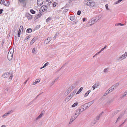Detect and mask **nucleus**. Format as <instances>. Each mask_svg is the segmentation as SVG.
<instances>
[{"instance_id": "nucleus-1", "label": "nucleus", "mask_w": 127, "mask_h": 127, "mask_svg": "<svg viewBox=\"0 0 127 127\" xmlns=\"http://www.w3.org/2000/svg\"><path fill=\"white\" fill-rule=\"evenodd\" d=\"M84 3L86 5L89 6L93 7L95 5L94 2L90 0H85Z\"/></svg>"}, {"instance_id": "nucleus-2", "label": "nucleus", "mask_w": 127, "mask_h": 127, "mask_svg": "<svg viewBox=\"0 0 127 127\" xmlns=\"http://www.w3.org/2000/svg\"><path fill=\"white\" fill-rule=\"evenodd\" d=\"M13 51L12 53L11 50H9L7 55V58L10 61L12 59L13 57Z\"/></svg>"}, {"instance_id": "nucleus-3", "label": "nucleus", "mask_w": 127, "mask_h": 127, "mask_svg": "<svg viewBox=\"0 0 127 127\" xmlns=\"http://www.w3.org/2000/svg\"><path fill=\"white\" fill-rule=\"evenodd\" d=\"M127 56V52H126L125 54L122 56L119 57L118 59V60L121 61L126 58Z\"/></svg>"}, {"instance_id": "nucleus-4", "label": "nucleus", "mask_w": 127, "mask_h": 127, "mask_svg": "<svg viewBox=\"0 0 127 127\" xmlns=\"http://www.w3.org/2000/svg\"><path fill=\"white\" fill-rule=\"evenodd\" d=\"M77 116H72L71 117L70 119V121L69 122V124H70L74 120L77 118Z\"/></svg>"}, {"instance_id": "nucleus-5", "label": "nucleus", "mask_w": 127, "mask_h": 127, "mask_svg": "<svg viewBox=\"0 0 127 127\" xmlns=\"http://www.w3.org/2000/svg\"><path fill=\"white\" fill-rule=\"evenodd\" d=\"M43 2V0H37V4L38 6H40L42 5Z\"/></svg>"}, {"instance_id": "nucleus-6", "label": "nucleus", "mask_w": 127, "mask_h": 127, "mask_svg": "<svg viewBox=\"0 0 127 127\" xmlns=\"http://www.w3.org/2000/svg\"><path fill=\"white\" fill-rule=\"evenodd\" d=\"M47 8V7L46 5H43L41 7L42 10L43 12H44L46 10Z\"/></svg>"}, {"instance_id": "nucleus-7", "label": "nucleus", "mask_w": 127, "mask_h": 127, "mask_svg": "<svg viewBox=\"0 0 127 127\" xmlns=\"http://www.w3.org/2000/svg\"><path fill=\"white\" fill-rule=\"evenodd\" d=\"M51 39L52 38L51 37H48L45 40L44 43L46 44H48Z\"/></svg>"}, {"instance_id": "nucleus-8", "label": "nucleus", "mask_w": 127, "mask_h": 127, "mask_svg": "<svg viewBox=\"0 0 127 127\" xmlns=\"http://www.w3.org/2000/svg\"><path fill=\"white\" fill-rule=\"evenodd\" d=\"M44 112H45L43 110V111H42L41 112L40 114L39 115V116H38L36 118V120H37L38 119H39L40 118H41V117H42V115H43V114H44Z\"/></svg>"}, {"instance_id": "nucleus-9", "label": "nucleus", "mask_w": 127, "mask_h": 127, "mask_svg": "<svg viewBox=\"0 0 127 127\" xmlns=\"http://www.w3.org/2000/svg\"><path fill=\"white\" fill-rule=\"evenodd\" d=\"M20 3H22L23 4V6L25 7L26 5V3L25 2L26 0H19Z\"/></svg>"}, {"instance_id": "nucleus-10", "label": "nucleus", "mask_w": 127, "mask_h": 127, "mask_svg": "<svg viewBox=\"0 0 127 127\" xmlns=\"http://www.w3.org/2000/svg\"><path fill=\"white\" fill-rule=\"evenodd\" d=\"M99 83H97L95 84L93 86V90H94L96 88H97L99 86Z\"/></svg>"}, {"instance_id": "nucleus-11", "label": "nucleus", "mask_w": 127, "mask_h": 127, "mask_svg": "<svg viewBox=\"0 0 127 127\" xmlns=\"http://www.w3.org/2000/svg\"><path fill=\"white\" fill-rule=\"evenodd\" d=\"M77 85L76 83H74L69 88L71 90H72L73 89L75 88Z\"/></svg>"}, {"instance_id": "nucleus-12", "label": "nucleus", "mask_w": 127, "mask_h": 127, "mask_svg": "<svg viewBox=\"0 0 127 127\" xmlns=\"http://www.w3.org/2000/svg\"><path fill=\"white\" fill-rule=\"evenodd\" d=\"M9 74V73H5L2 75V77L4 78H6L8 77Z\"/></svg>"}, {"instance_id": "nucleus-13", "label": "nucleus", "mask_w": 127, "mask_h": 127, "mask_svg": "<svg viewBox=\"0 0 127 127\" xmlns=\"http://www.w3.org/2000/svg\"><path fill=\"white\" fill-rule=\"evenodd\" d=\"M3 4L5 6H8L10 4V3L9 1H4L3 3Z\"/></svg>"}, {"instance_id": "nucleus-14", "label": "nucleus", "mask_w": 127, "mask_h": 127, "mask_svg": "<svg viewBox=\"0 0 127 127\" xmlns=\"http://www.w3.org/2000/svg\"><path fill=\"white\" fill-rule=\"evenodd\" d=\"M97 21V20H96L95 19H94L93 20L91 19V24L90 25V26L92 25L93 24H94Z\"/></svg>"}, {"instance_id": "nucleus-15", "label": "nucleus", "mask_w": 127, "mask_h": 127, "mask_svg": "<svg viewBox=\"0 0 127 127\" xmlns=\"http://www.w3.org/2000/svg\"><path fill=\"white\" fill-rule=\"evenodd\" d=\"M100 118V117H99L98 116L96 117V118L95 119V122L94 123V124H95L96 123L98 120Z\"/></svg>"}, {"instance_id": "nucleus-16", "label": "nucleus", "mask_w": 127, "mask_h": 127, "mask_svg": "<svg viewBox=\"0 0 127 127\" xmlns=\"http://www.w3.org/2000/svg\"><path fill=\"white\" fill-rule=\"evenodd\" d=\"M27 17L28 19H32V16L30 14H28L27 15Z\"/></svg>"}, {"instance_id": "nucleus-17", "label": "nucleus", "mask_w": 127, "mask_h": 127, "mask_svg": "<svg viewBox=\"0 0 127 127\" xmlns=\"http://www.w3.org/2000/svg\"><path fill=\"white\" fill-rule=\"evenodd\" d=\"M35 37H34L32 40L30 42V44L31 45L33 44V43L35 42Z\"/></svg>"}, {"instance_id": "nucleus-18", "label": "nucleus", "mask_w": 127, "mask_h": 127, "mask_svg": "<svg viewBox=\"0 0 127 127\" xmlns=\"http://www.w3.org/2000/svg\"><path fill=\"white\" fill-rule=\"evenodd\" d=\"M76 91V90H74L73 92H72L70 95H71V96L72 97L74 95Z\"/></svg>"}, {"instance_id": "nucleus-19", "label": "nucleus", "mask_w": 127, "mask_h": 127, "mask_svg": "<svg viewBox=\"0 0 127 127\" xmlns=\"http://www.w3.org/2000/svg\"><path fill=\"white\" fill-rule=\"evenodd\" d=\"M95 100H94L91 101L87 103V104H89V105H90V106L92 105L94 102L95 101Z\"/></svg>"}, {"instance_id": "nucleus-20", "label": "nucleus", "mask_w": 127, "mask_h": 127, "mask_svg": "<svg viewBox=\"0 0 127 127\" xmlns=\"http://www.w3.org/2000/svg\"><path fill=\"white\" fill-rule=\"evenodd\" d=\"M32 30L31 28L28 29L26 31V32L29 33H30L32 32Z\"/></svg>"}, {"instance_id": "nucleus-21", "label": "nucleus", "mask_w": 127, "mask_h": 127, "mask_svg": "<svg viewBox=\"0 0 127 127\" xmlns=\"http://www.w3.org/2000/svg\"><path fill=\"white\" fill-rule=\"evenodd\" d=\"M72 97L71 96V95H69L65 99H66L68 101Z\"/></svg>"}, {"instance_id": "nucleus-22", "label": "nucleus", "mask_w": 127, "mask_h": 127, "mask_svg": "<svg viewBox=\"0 0 127 127\" xmlns=\"http://www.w3.org/2000/svg\"><path fill=\"white\" fill-rule=\"evenodd\" d=\"M90 90H89L88 92H87L84 95V97H86L89 94V93L91 92Z\"/></svg>"}, {"instance_id": "nucleus-23", "label": "nucleus", "mask_w": 127, "mask_h": 127, "mask_svg": "<svg viewBox=\"0 0 127 127\" xmlns=\"http://www.w3.org/2000/svg\"><path fill=\"white\" fill-rule=\"evenodd\" d=\"M71 90L69 88L66 91V93L67 94H68L71 92Z\"/></svg>"}, {"instance_id": "nucleus-24", "label": "nucleus", "mask_w": 127, "mask_h": 127, "mask_svg": "<svg viewBox=\"0 0 127 127\" xmlns=\"http://www.w3.org/2000/svg\"><path fill=\"white\" fill-rule=\"evenodd\" d=\"M78 104V102H76L75 103H74L72 106V107H74L75 106H76Z\"/></svg>"}, {"instance_id": "nucleus-25", "label": "nucleus", "mask_w": 127, "mask_h": 127, "mask_svg": "<svg viewBox=\"0 0 127 127\" xmlns=\"http://www.w3.org/2000/svg\"><path fill=\"white\" fill-rule=\"evenodd\" d=\"M49 64V63L48 62L46 63L43 66L41 67L40 69H41L45 67L46 66H47Z\"/></svg>"}, {"instance_id": "nucleus-26", "label": "nucleus", "mask_w": 127, "mask_h": 127, "mask_svg": "<svg viewBox=\"0 0 127 127\" xmlns=\"http://www.w3.org/2000/svg\"><path fill=\"white\" fill-rule=\"evenodd\" d=\"M59 34V33L58 32H57L56 34L55 35L54 37L53 38V40H54L57 37V36Z\"/></svg>"}, {"instance_id": "nucleus-27", "label": "nucleus", "mask_w": 127, "mask_h": 127, "mask_svg": "<svg viewBox=\"0 0 127 127\" xmlns=\"http://www.w3.org/2000/svg\"><path fill=\"white\" fill-rule=\"evenodd\" d=\"M21 30L20 29H19L18 33V35L19 37L20 36L21 33Z\"/></svg>"}, {"instance_id": "nucleus-28", "label": "nucleus", "mask_w": 127, "mask_h": 127, "mask_svg": "<svg viewBox=\"0 0 127 127\" xmlns=\"http://www.w3.org/2000/svg\"><path fill=\"white\" fill-rule=\"evenodd\" d=\"M124 24H122L121 23H117L115 24V25L116 26H118L119 25H120L121 26H124Z\"/></svg>"}, {"instance_id": "nucleus-29", "label": "nucleus", "mask_w": 127, "mask_h": 127, "mask_svg": "<svg viewBox=\"0 0 127 127\" xmlns=\"http://www.w3.org/2000/svg\"><path fill=\"white\" fill-rule=\"evenodd\" d=\"M127 91H126L125 92L124 94V95H122L121 97V98H122L123 97H124V96H126V95H127Z\"/></svg>"}, {"instance_id": "nucleus-30", "label": "nucleus", "mask_w": 127, "mask_h": 127, "mask_svg": "<svg viewBox=\"0 0 127 127\" xmlns=\"http://www.w3.org/2000/svg\"><path fill=\"white\" fill-rule=\"evenodd\" d=\"M75 19V16H70V20L71 21H73Z\"/></svg>"}, {"instance_id": "nucleus-31", "label": "nucleus", "mask_w": 127, "mask_h": 127, "mask_svg": "<svg viewBox=\"0 0 127 127\" xmlns=\"http://www.w3.org/2000/svg\"><path fill=\"white\" fill-rule=\"evenodd\" d=\"M30 12L32 14H34L35 13V11L33 9H31L30 10Z\"/></svg>"}, {"instance_id": "nucleus-32", "label": "nucleus", "mask_w": 127, "mask_h": 127, "mask_svg": "<svg viewBox=\"0 0 127 127\" xmlns=\"http://www.w3.org/2000/svg\"><path fill=\"white\" fill-rule=\"evenodd\" d=\"M52 18L51 17H49L46 20V22H48L49 21L52 19Z\"/></svg>"}, {"instance_id": "nucleus-33", "label": "nucleus", "mask_w": 127, "mask_h": 127, "mask_svg": "<svg viewBox=\"0 0 127 127\" xmlns=\"http://www.w3.org/2000/svg\"><path fill=\"white\" fill-rule=\"evenodd\" d=\"M119 83H116L114 85H113L115 87V88L119 85Z\"/></svg>"}, {"instance_id": "nucleus-34", "label": "nucleus", "mask_w": 127, "mask_h": 127, "mask_svg": "<svg viewBox=\"0 0 127 127\" xmlns=\"http://www.w3.org/2000/svg\"><path fill=\"white\" fill-rule=\"evenodd\" d=\"M42 15V14L41 13H39L37 15L36 17V19H37L38 18H39Z\"/></svg>"}, {"instance_id": "nucleus-35", "label": "nucleus", "mask_w": 127, "mask_h": 127, "mask_svg": "<svg viewBox=\"0 0 127 127\" xmlns=\"http://www.w3.org/2000/svg\"><path fill=\"white\" fill-rule=\"evenodd\" d=\"M35 100V99H33V100H32L28 104V106H30V105H31V104H32V103H33V102H34V101Z\"/></svg>"}, {"instance_id": "nucleus-36", "label": "nucleus", "mask_w": 127, "mask_h": 127, "mask_svg": "<svg viewBox=\"0 0 127 127\" xmlns=\"http://www.w3.org/2000/svg\"><path fill=\"white\" fill-rule=\"evenodd\" d=\"M86 105V104H84L83 105H82L81 106V107H80V108H81V109H83L85 110L84 107L85 106V105Z\"/></svg>"}, {"instance_id": "nucleus-37", "label": "nucleus", "mask_w": 127, "mask_h": 127, "mask_svg": "<svg viewBox=\"0 0 127 127\" xmlns=\"http://www.w3.org/2000/svg\"><path fill=\"white\" fill-rule=\"evenodd\" d=\"M109 93V91H106L105 93L104 94V96H105L106 95H107Z\"/></svg>"}, {"instance_id": "nucleus-38", "label": "nucleus", "mask_w": 127, "mask_h": 127, "mask_svg": "<svg viewBox=\"0 0 127 127\" xmlns=\"http://www.w3.org/2000/svg\"><path fill=\"white\" fill-rule=\"evenodd\" d=\"M12 112V110H11L7 112L6 113L7 114H8V115H9Z\"/></svg>"}, {"instance_id": "nucleus-39", "label": "nucleus", "mask_w": 127, "mask_h": 127, "mask_svg": "<svg viewBox=\"0 0 127 127\" xmlns=\"http://www.w3.org/2000/svg\"><path fill=\"white\" fill-rule=\"evenodd\" d=\"M59 77H58L57 78H56L55 80H54L52 82V84H53L59 78Z\"/></svg>"}, {"instance_id": "nucleus-40", "label": "nucleus", "mask_w": 127, "mask_h": 127, "mask_svg": "<svg viewBox=\"0 0 127 127\" xmlns=\"http://www.w3.org/2000/svg\"><path fill=\"white\" fill-rule=\"evenodd\" d=\"M85 104H86V105H85V106H86V107H85V110L87 109L90 106V105L88 106V105H87V103Z\"/></svg>"}, {"instance_id": "nucleus-41", "label": "nucleus", "mask_w": 127, "mask_h": 127, "mask_svg": "<svg viewBox=\"0 0 127 127\" xmlns=\"http://www.w3.org/2000/svg\"><path fill=\"white\" fill-rule=\"evenodd\" d=\"M81 11L80 10H78L77 12V14L78 15H79L81 14Z\"/></svg>"}, {"instance_id": "nucleus-42", "label": "nucleus", "mask_w": 127, "mask_h": 127, "mask_svg": "<svg viewBox=\"0 0 127 127\" xmlns=\"http://www.w3.org/2000/svg\"><path fill=\"white\" fill-rule=\"evenodd\" d=\"M56 4L57 3L56 2H54L53 4V6L54 7H55L56 6Z\"/></svg>"}, {"instance_id": "nucleus-43", "label": "nucleus", "mask_w": 127, "mask_h": 127, "mask_svg": "<svg viewBox=\"0 0 127 127\" xmlns=\"http://www.w3.org/2000/svg\"><path fill=\"white\" fill-rule=\"evenodd\" d=\"M46 1L48 3H51L52 2L53 0H46Z\"/></svg>"}, {"instance_id": "nucleus-44", "label": "nucleus", "mask_w": 127, "mask_h": 127, "mask_svg": "<svg viewBox=\"0 0 127 127\" xmlns=\"http://www.w3.org/2000/svg\"><path fill=\"white\" fill-rule=\"evenodd\" d=\"M108 68H105L104 69V72L105 73H106L107 72Z\"/></svg>"}, {"instance_id": "nucleus-45", "label": "nucleus", "mask_w": 127, "mask_h": 127, "mask_svg": "<svg viewBox=\"0 0 127 127\" xmlns=\"http://www.w3.org/2000/svg\"><path fill=\"white\" fill-rule=\"evenodd\" d=\"M79 111H80V112H83L84 110L83 109H81V108H79Z\"/></svg>"}, {"instance_id": "nucleus-46", "label": "nucleus", "mask_w": 127, "mask_h": 127, "mask_svg": "<svg viewBox=\"0 0 127 127\" xmlns=\"http://www.w3.org/2000/svg\"><path fill=\"white\" fill-rule=\"evenodd\" d=\"M40 25H37L36 27V29H38L40 28Z\"/></svg>"}, {"instance_id": "nucleus-47", "label": "nucleus", "mask_w": 127, "mask_h": 127, "mask_svg": "<svg viewBox=\"0 0 127 127\" xmlns=\"http://www.w3.org/2000/svg\"><path fill=\"white\" fill-rule=\"evenodd\" d=\"M1 1L0 2V4H2L4 2V0H0Z\"/></svg>"}, {"instance_id": "nucleus-48", "label": "nucleus", "mask_w": 127, "mask_h": 127, "mask_svg": "<svg viewBox=\"0 0 127 127\" xmlns=\"http://www.w3.org/2000/svg\"><path fill=\"white\" fill-rule=\"evenodd\" d=\"M35 48L34 47L33 48V49L32 50V53H34L35 52Z\"/></svg>"}, {"instance_id": "nucleus-49", "label": "nucleus", "mask_w": 127, "mask_h": 127, "mask_svg": "<svg viewBox=\"0 0 127 127\" xmlns=\"http://www.w3.org/2000/svg\"><path fill=\"white\" fill-rule=\"evenodd\" d=\"M83 88L82 87H81L80 89H79V90L80 92H81V91H82V90H83Z\"/></svg>"}, {"instance_id": "nucleus-50", "label": "nucleus", "mask_w": 127, "mask_h": 127, "mask_svg": "<svg viewBox=\"0 0 127 127\" xmlns=\"http://www.w3.org/2000/svg\"><path fill=\"white\" fill-rule=\"evenodd\" d=\"M3 10L2 9H0V15L1 14Z\"/></svg>"}, {"instance_id": "nucleus-51", "label": "nucleus", "mask_w": 127, "mask_h": 127, "mask_svg": "<svg viewBox=\"0 0 127 127\" xmlns=\"http://www.w3.org/2000/svg\"><path fill=\"white\" fill-rule=\"evenodd\" d=\"M40 81V80L39 79H37L35 81L37 82V83H38Z\"/></svg>"}, {"instance_id": "nucleus-52", "label": "nucleus", "mask_w": 127, "mask_h": 127, "mask_svg": "<svg viewBox=\"0 0 127 127\" xmlns=\"http://www.w3.org/2000/svg\"><path fill=\"white\" fill-rule=\"evenodd\" d=\"M110 88L111 89H112L114 90V88H115V87L113 85Z\"/></svg>"}, {"instance_id": "nucleus-53", "label": "nucleus", "mask_w": 127, "mask_h": 127, "mask_svg": "<svg viewBox=\"0 0 127 127\" xmlns=\"http://www.w3.org/2000/svg\"><path fill=\"white\" fill-rule=\"evenodd\" d=\"M28 40V38L27 37H26V38H25V41H27Z\"/></svg>"}, {"instance_id": "nucleus-54", "label": "nucleus", "mask_w": 127, "mask_h": 127, "mask_svg": "<svg viewBox=\"0 0 127 127\" xmlns=\"http://www.w3.org/2000/svg\"><path fill=\"white\" fill-rule=\"evenodd\" d=\"M121 119V118H120L119 117L118 118L116 122L115 123H116L117 121H118Z\"/></svg>"}, {"instance_id": "nucleus-55", "label": "nucleus", "mask_w": 127, "mask_h": 127, "mask_svg": "<svg viewBox=\"0 0 127 127\" xmlns=\"http://www.w3.org/2000/svg\"><path fill=\"white\" fill-rule=\"evenodd\" d=\"M67 64V63H65V64H64L61 67V68H62L63 67H64V66H65Z\"/></svg>"}, {"instance_id": "nucleus-56", "label": "nucleus", "mask_w": 127, "mask_h": 127, "mask_svg": "<svg viewBox=\"0 0 127 127\" xmlns=\"http://www.w3.org/2000/svg\"><path fill=\"white\" fill-rule=\"evenodd\" d=\"M20 28L21 29H22V30H23V26H20Z\"/></svg>"}, {"instance_id": "nucleus-57", "label": "nucleus", "mask_w": 127, "mask_h": 127, "mask_svg": "<svg viewBox=\"0 0 127 127\" xmlns=\"http://www.w3.org/2000/svg\"><path fill=\"white\" fill-rule=\"evenodd\" d=\"M8 115V114H7V113H5L3 116V117H4V116H7Z\"/></svg>"}, {"instance_id": "nucleus-58", "label": "nucleus", "mask_w": 127, "mask_h": 127, "mask_svg": "<svg viewBox=\"0 0 127 127\" xmlns=\"http://www.w3.org/2000/svg\"><path fill=\"white\" fill-rule=\"evenodd\" d=\"M31 37V35H29L28 36H26L27 38H28V39H29V38H30Z\"/></svg>"}, {"instance_id": "nucleus-59", "label": "nucleus", "mask_w": 127, "mask_h": 127, "mask_svg": "<svg viewBox=\"0 0 127 127\" xmlns=\"http://www.w3.org/2000/svg\"><path fill=\"white\" fill-rule=\"evenodd\" d=\"M79 109H77L76 110V113L78 114V112H79Z\"/></svg>"}, {"instance_id": "nucleus-60", "label": "nucleus", "mask_w": 127, "mask_h": 127, "mask_svg": "<svg viewBox=\"0 0 127 127\" xmlns=\"http://www.w3.org/2000/svg\"><path fill=\"white\" fill-rule=\"evenodd\" d=\"M104 49H103V48H102L100 51H99L100 53L102 52V51H103Z\"/></svg>"}, {"instance_id": "nucleus-61", "label": "nucleus", "mask_w": 127, "mask_h": 127, "mask_svg": "<svg viewBox=\"0 0 127 127\" xmlns=\"http://www.w3.org/2000/svg\"><path fill=\"white\" fill-rule=\"evenodd\" d=\"M36 82V81L34 82L33 83V85H35L37 83L36 82Z\"/></svg>"}, {"instance_id": "nucleus-62", "label": "nucleus", "mask_w": 127, "mask_h": 127, "mask_svg": "<svg viewBox=\"0 0 127 127\" xmlns=\"http://www.w3.org/2000/svg\"><path fill=\"white\" fill-rule=\"evenodd\" d=\"M86 20V19L85 18H83V22H84Z\"/></svg>"}, {"instance_id": "nucleus-63", "label": "nucleus", "mask_w": 127, "mask_h": 127, "mask_svg": "<svg viewBox=\"0 0 127 127\" xmlns=\"http://www.w3.org/2000/svg\"><path fill=\"white\" fill-rule=\"evenodd\" d=\"M80 92L79 91H78L76 93V94H79L80 93Z\"/></svg>"}, {"instance_id": "nucleus-64", "label": "nucleus", "mask_w": 127, "mask_h": 127, "mask_svg": "<svg viewBox=\"0 0 127 127\" xmlns=\"http://www.w3.org/2000/svg\"><path fill=\"white\" fill-rule=\"evenodd\" d=\"M102 114H101V113L99 114V115H98V116L100 118L101 117V116L102 115Z\"/></svg>"}]
</instances>
